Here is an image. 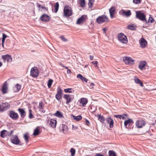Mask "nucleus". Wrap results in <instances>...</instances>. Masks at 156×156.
Listing matches in <instances>:
<instances>
[{"mask_svg": "<svg viewBox=\"0 0 156 156\" xmlns=\"http://www.w3.org/2000/svg\"><path fill=\"white\" fill-rule=\"evenodd\" d=\"M10 140L11 142L15 144L19 145H22L19 139L18 136L16 135L12 136L11 137Z\"/></svg>", "mask_w": 156, "mask_h": 156, "instance_id": "obj_1", "label": "nucleus"}, {"mask_svg": "<svg viewBox=\"0 0 156 156\" xmlns=\"http://www.w3.org/2000/svg\"><path fill=\"white\" fill-rule=\"evenodd\" d=\"M72 15V12L71 8L69 6H66L64 9V16L66 17H69Z\"/></svg>", "mask_w": 156, "mask_h": 156, "instance_id": "obj_2", "label": "nucleus"}, {"mask_svg": "<svg viewBox=\"0 0 156 156\" xmlns=\"http://www.w3.org/2000/svg\"><path fill=\"white\" fill-rule=\"evenodd\" d=\"M118 38L119 40L121 43L124 44L127 43L128 41L127 38L123 34L121 33L118 34Z\"/></svg>", "mask_w": 156, "mask_h": 156, "instance_id": "obj_3", "label": "nucleus"}, {"mask_svg": "<svg viewBox=\"0 0 156 156\" xmlns=\"http://www.w3.org/2000/svg\"><path fill=\"white\" fill-rule=\"evenodd\" d=\"M136 17L142 21H145L146 23H147L145 16L140 11L136 12Z\"/></svg>", "mask_w": 156, "mask_h": 156, "instance_id": "obj_4", "label": "nucleus"}, {"mask_svg": "<svg viewBox=\"0 0 156 156\" xmlns=\"http://www.w3.org/2000/svg\"><path fill=\"white\" fill-rule=\"evenodd\" d=\"M108 20V19L105 15L99 16L96 19L97 22L100 24L107 22Z\"/></svg>", "mask_w": 156, "mask_h": 156, "instance_id": "obj_5", "label": "nucleus"}, {"mask_svg": "<svg viewBox=\"0 0 156 156\" xmlns=\"http://www.w3.org/2000/svg\"><path fill=\"white\" fill-rule=\"evenodd\" d=\"M39 75L38 70L37 67H34L31 69L30 75L33 77H37Z\"/></svg>", "mask_w": 156, "mask_h": 156, "instance_id": "obj_6", "label": "nucleus"}, {"mask_svg": "<svg viewBox=\"0 0 156 156\" xmlns=\"http://www.w3.org/2000/svg\"><path fill=\"white\" fill-rule=\"evenodd\" d=\"M123 60L126 64L132 65L134 64V60L129 57H123Z\"/></svg>", "mask_w": 156, "mask_h": 156, "instance_id": "obj_7", "label": "nucleus"}, {"mask_svg": "<svg viewBox=\"0 0 156 156\" xmlns=\"http://www.w3.org/2000/svg\"><path fill=\"white\" fill-rule=\"evenodd\" d=\"M63 98L66 100V104H68L73 100L74 96L70 94H65Z\"/></svg>", "mask_w": 156, "mask_h": 156, "instance_id": "obj_8", "label": "nucleus"}, {"mask_svg": "<svg viewBox=\"0 0 156 156\" xmlns=\"http://www.w3.org/2000/svg\"><path fill=\"white\" fill-rule=\"evenodd\" d=\"M9 116L12 119L15 120L17 119L19 117V115L18 114L13 111H10Z\"/></svg>", "mask_w": 156, "mask_h": 156, "instance_id": "obj_9", "label": "nucleus"}, {"mask_svg": "<svg viewBox=\"0 0 156 156\" xmlns=\"http://www.w3.org/2000/svg\"><path fill=\"white\" fill-rule=\"evenodd\" d=\"M47 123L52 128H55L56 127L57 121L54 119H50L48 120Z\"/></svg>", "mask_w": 156, "mask_h": 156, "instance_id": "obj_10", "label": "nucleus"}, {"mask_svg": "<svg viewBox=\"0 0 156 156\" xmlns=\"http://www.w3.org/2000/svg\"><path fill=\"white\" fill-rule=\"evenodd\" d=\"M121 12V14L123 16L129 17L131 15V12L130 10H127V11H126L122 9Z\"/></svg>", "mask_w": 156, "mask_h": 156, "instance_id": "obj_11", "label": "nucleus"}, {"mask_svg": "<svg viewBox=\"0 0 156 156\" xmlns=\"http://www.w3.org/2000/svg\"><path fill=\"white\" fill-rule=\"evenodd\" d=\"M105 121L109 125V127L112 128L113 126L114 122L113 120L110 117H108L105 119Z\"/></svg>", "mask_w": 156, "mask_h": 156, "instance_id": "obj_12", "label": "nucleus"}, {"mask_svg": "<svg viewBox=\"0 0 156 156\" xmlns=\"http://www.w3.org/2000/svg\"><path fill=\"white\" fill-rule=\"evenodd\" d=\"M50 18V17L46 14H44L40 17V19L42 21L45 22H48Z\"/></svg>", "mask_w": 156, "mask_h": 156, "instance_id": "obj_13", "label": "nucleus"}, {"mask_svg": "<svg viewBox=\"0 0 156 156\" xmlns=\"http://www.w3.org/2000/svg\"><path fill=\"white\" fill-rule=\"evenodd\" d=\"M60 129L61 132H62L64 133H67L68 130L67 126L64 124H62L60 126Z\"/></svg>", "mask_w": 156, "mask_h": 156, "instance_id": "obj_14", "label": "nucleus"}, {"mask_svg": "<svg viewBox=\"0 0 156 156\" xmlns=\"http://www.w3.org/2000/svg\"><path fill=\"white\" fill-rule=\"evenodd\" d=\"M2 58L5 62L7 61L8 62H11L12 60L11 56L8 54L2 55Z\"/></svg>", "mask_w": 156, "mask_h": 156, "instance_id": "obj_15", "label": "nucleus"}, {"mask_svg": "<svg viewBox=\"0 0 156 156\" xmlns=\"http://www.w3.org/2000/svg\"><path fill=\"white\" fill-rule=\"evenodd\" d=\"M145 124V122L144 120L137 121L136 122V126L138 128H141Z\"/></svg>", "mask_w": 156, "mask_h": 156, "instance_id": "obj_16", "label": "nucleus"}, {"mask_svg": "<svg viewBox=\"0 0 156 156\" xmlns=\"http://www.w3.org/2000/svg\"><path fill=\"white\" fill-rule=\"evenodd\" d=\"M133 120L131 119H129L124 122V125L125 127L126 128H129V126L132 123H133Z\"/></svg>", "mask_w": 156, "mask_h": 156, "instance_id": "obj_17", "label": "nucleus"}, {"mask_svg": "<svg viewBox=\"0 0 156 156\" xmlns=\"http://www.w3.org/2000/svg\"><path fill=\"white\" fill-rule=\"evenodd\" d=\"M8 88L7 84L5 83L2 87V91L3 94L7 93L8 92Z\"/></svg>", "mask_w": 156, "mask_h": 156, "instance_id": "obj_18", "label": "nucleus"}, {"mask_svg": "<svg viewBox=\"0 0 156 156\" xmlns=\"http://www.w3.org/2000/svg\"><path fill=\"white\" fill-rule=\"evenodd\" d=\"M146 62L145 61H142L140 62L139 66V68L141 70H143L145 69V66L146 65Z\"/></svg>", "mask_w": 156, "mask_h": 156, "instance_id": "obj_19", "label": "nucleus"}, {"mask_svg": "<svg viewBox=\"0 0 156 156\" xmlns=\"http://www.w3.org/2000/svg\"><path fill=\"white\" fill-rule=\"evenodd\" d=\"M115 8L114 7H112L109 10V12L111 18L113 17V16L115 14Z\"/></svg>", "mask_w": 156, "mask_h": 156, "instance_id": "obj_20", "label": "nucleus"}, {"mask_svg": "<svg viewBox=\"0 0 156 156\" xmlns=\"http://www.w3.org/2000/svg\"><path fill=\"white\" fill-rule=\"evenodd\" d=\"M140 44L141 47L142 48L145 47L147 45V41L143 38H142L141 40Z\"/></svg>", "mask_w": 156, "mask_h": 156, "instance_id": "obj_21", "label": "nucleus"}, {"mask_svg": "<svg viewBox=\"0 0 156 156\" xmlns=\"http://www.w3.org/2000/svg\"><path fill=\"white\" fill-rule=\"evenodd\" d=\"M87 103V99L86 98H82L80 102L81 105L84 106Z\"/></svg>", "mask_w": 156, "mask_h": 156, "instance_id": "obj_22", "label": "nucleus"}, {"mask_svg": "<svg viewBox=\"0 0 156 156\" xmlns=\"http://www.w3.org/2000/svg\"><path fill=\"white\" fill-rule=\"evenodd\" d=\"M77 77L81 80L83 82H85L86 83H87V82L88 80L86 78L83 77L81 74H78L77 76Z\"/></svg>", "mask_w": 156, "mask_h": 156, "instance_id": "obj_23", "label": "nucleus"}, {"mask_svg": "<svg viewBox=\"0 0 156 156\" xmlns=\"http://www.w3.org/2000/svg\"><path fill=\"white\" fill-rule=\"evenodd\" d=\"M18 110L20 112L21 117L23 118L25 116V112L23 108H19L18 109Z\"/></svg>", "mask_w": 156, "mask_h": 156, "instance_id": "obj_24", "label": "nucleus"}, {"mask_svg": "<svg viewBox=\"0 0 156 156\" xmlns=\"http://www.w3.org/2000/svg\"><path fill=\"white\" fill-rule=\"evenodd\" d=\"M8 104L5 103H1V111H3L6 110L7 108Z\"/></svg>", "mask_w": 156, "mask_h": 156, "instance_id": "obj_25", "label": "nucleus"}, {"mask_svg": "<svg viewBox=\"0 0 156 156\" xmlns=\"http://www.w3.org/2000/svg\"><path fill=\"white\" fill-rule=\"evenodd\" d=\"M85 20V18L83 16H82L80 18H79L77 20V24H80L84 22Z\"/></svg>", "mask_w": 156, "mask_h": 156, "instance_id": "obj_26", "label": "nucleus"}, {"mask_svg": "<svg viewBox=\"0 0 156 156\" xmlns=\"http://www.w3.org/2000/svg\"><path fill=\"white\" fill-rule=\"evenodd\" d=\"M71 116H72L74 120L77 121H80L82 119V117L80 115H79L77 116H75L73 115H72Z\"/></svg>", "mask_w": 156, "mask_h": 156, "instance_id": "obj_27", "label": "nucleus"}, {"mask_svg": "<svg viewBox=\"0 0 156 156\" xmlns=\"http://www.w3.org/2000/svg\"><path fill=\"white\" fill-rule=\"evenodd\" d=\"M54 115L59 118H62L63 117V115L59 111H57L56 112L55 114Z\"/></svg>", "mask_w": 156, "mask_h": 156, "instance_id": "obj_28", "label": "nucleus"}, {"mask_svg": "<svg viewBox=\"0 0 156 156\" xmlns=\"http://www.w3.org/2000/svg\"><path fill=\"white\" fill-rule=\"evenodd\" d=\"M7 131L5 130H3L1 131V132L0 136L2 138H4L6 136V133H7Z\"/></svg>", "mask_w": 156, "mask_h": 156, "instance_id": "obj_29", "label": "nucleus"}, {"mask_svg": "<svg viewBox=\"0 0 156 156\" xmlns=\"http://www.w3.org/2000/svg\"><path fill=\"white\" fill-rule=\"evenodd\" d=\"M23 137L26 143H27L28 142L29 139L30 138V136H28V133L25 134Z\"/></svg>", "mask_w": 156, "mask_h": 156, "instance_id": "obj_30", "label": "nucleus"}, {"mask_svg": "<svg viewBox=\"0 0 156 156\" xmlns=\"http://www.w3.org/2000/svg\"><path fill=\"white\" fill-rule=\"evenodd\" d=\"M21 88V86L18 83H17L14 87V89L16 88L15 92H18L20 90Z\"/></svg>", "mask_w": 156, "mask_h": 156, "instance_id": "obj_31", "label": "nucleus"}, {"mask_svg": "<svg viewBox=\"0 0 156 156\" xmlns=\"http://www.w3.org/2000/svg\"><path fill=\"white\" fill-rule=\"evenodd\" d=\"M135 82L139 84L141 87H143L144 86L143 83L138 78H135Z\"/></svg>", "mask_w": 156, "mask_h": 156, "instance_id": "obj_32", "label": "nucleus"}, {"mask_svg": "<svg viewBox=\"0 0 156 156\" xmlns=\"http://www.w3.org/2000/svg\"><path fill=\"white\" fill-rule=\"evenodd\" d=\"M43 102L42 101H40L39 102V108L40 110L42 111L43 113H45V111H43V108L42 106Z\"/></svg>", "mask_w": 156, "mask_h": 156, "instance_id": "obj_33", "label": "nucleus"}, {"mask_svg": "<svg viewBox=\"0 0 156 156\" xmlns=\"http://www.w3.org/2000/svg\"><path fill=\"white\" fill-rule=\"evenodd\" d=\"M98 119L102 124L104 123L105 121V119L102 115L99 116Z\"/></svg>", "mask_w": 156, "mask_h": 156, "instance_id": "obj_34", "label": "nucleus"}, {"mask_svg": "<svg viewBox=\"0 0 156 156\" xmlns=\"http://www.w3.org/2000/svg\"><path fill=\"white\" fill-rule=\"evenodd\" d=\"M59 6V4L58 2H57L55 3V4L54 6V8L55 9V12L56 13L58 9Z\"/></svg>", "mask_w": 156, "mask_h": 156, "instance_id": "obj_35", "label": "nucleus"}, {"mask_svg": "<svg viewBox=\"0 0 156 156\" xmlns=\"http://www.w3.org/2000/svg\"><path fill=\"white\" fill-rule=\"evenodd\" d=\"M136 26H135V27L133 25H128L127 26V28L129 30H136Z\"/></svg>", "mask_w": 156, "mask_h": 156, "instance_id": "obj_36", "label": "nucleus"}, {"mask_svg": "<svg viewBox=\"0 0 156 156\" xmlns=\"http://www.w3.org/2000/svg\"><path fill=\"white\" fill-rule=\"evenodd\" d=\"M65 92L66 93H72L73 92H74V90L73 89L71 88H69L67 89H65L64 90Z\"/></svg>", "mask_w": 156, "mask_h": 156, "instance_id": "obj_37", "label": "nucleus"}, {"mask_svg": "<svg viewBox=\"0 0 156 156\" xmlns=\"http://www.w3.org/2000/svg\"><path fill=\"white\" fill-rule=\"evenodd\" d=\"M55 97L56 99L58 101H59L62 99V95L58 94H56Z\"/></svg>", "mask_w": 156, "mask_h": 156, "instance_id": "obj_38", "label": "nucleus"}, {"mask_svg": "<svg viewBox=\"0 0 156 156\" xmlns=\"http://www.w3.org/2000/svg\"><path fill=\"white\" fill-rule=\"evenodd\" d=\"M39 133V130L37 128H36L34 130L33 135L34 136H37Z\"/></svg>", "mask_w": 156, "mask_h": 156, "instance_id": "obj_39", "label": "nucleus"}, {"mask_svg": "<svg viewBox=\"0 0 156 156\" xmlns=\"http://www.w3.org/2000/svg\"><path fill=\"white\" fill-rule=\"evenodd\" d=\"M95 0H89V2L88 3V5L89 8H91Z\"/></svg>", "mask_w": 156, "mask_h": 156, "instance_id": "obj_40", "label": "nucleus"}, {"mask_svg": "<svg viewBox=\"0 0 156 156\" xmlns=\"http://www.w3.org/2000/svg\"><path fill=\"white\" fill-rule=\"evenodd\" d=\"M108 153L109 156H116V154L113 151H109Z\"/></svg>", "mask_w": 156, "mask_h": 156, "instance_id": "obj_41", "label": "nucleus"}, {"mask_svg": "<svg viewBox=\"0 0 156 156\" xmlns=\"http://www.w3.org/2000/svg\"><path fill=\"white\" fill-rule=\"evenodd\" d=\"M80 4L82 7H85V0H80Z\"/></svg>", "mask_w": 156, "mask_h": 156, "instance_id": "obj_42", "label": "nucleus"}, {"mask_svg": "<svg viewBox=\"0 0 156 156\" xmlns=\"http://www.w3.org/2000/svg\"><path fill=\"white\" fill-rule=\"evenodd\" d=\"M53 80L52 79H49L48 81V86L49 88L51 87Z\"/></svg>", "mask_w": 156, "mask_h": 156, "instance_id": "obj_43", "label": "nucleus"}, {"mask_svg": "<svg viewBox=\"0 0 156 156\" xmlns=\"http://www.w3.org/2000/svg\"><path fill=\"white\" fill-rule=\"evenodd\" d=\"M8 36L5 34L3 33L2 34V42L4 43L5 40L6 38H7Z\"/></svg>", "mask_w": 156, "mask_h": 156, "instance_id": "obj_44", "label": "nucleus"}, {"mask_svg": "<svg viewBox=\"0 0 156 156\" xmlns=\"http://www.w3.org/2000/svg\"><path fill=\"white\" fill-rule=\"evenodd\" d=\"M57 90V94L62 95V90L60 87H58Z\"/></svg>", "mask_w": 156, "mask_h": 156, "instance_id": "obj_45", "label": "nucleus"}, {"mask_svg": "<svg viewBox=\"0 0 156 156\" xmlns=\"http://www.w3.org/2000/svg\"><path fill=\"white\" fill-rule=\"evenodd\" d=\"M71 156H74L75 153V150L73 148H71L70 150Z\"/></svg>", "mask_w": 156, "mask_h": 156, "instance_id": "obj_46", "label": "nucleus"}, {"mask_svg": "<svg viewBox=\"0 0 156 156\" xmlns=\"http://www.w3.org/2000/svg\"><path fill=\"white\" fill-rule=\"evenodd\" d=\"M29 118L30 119H31L34 118V116L33 115L32 113V111L31 110H29Z\"/></svg>", "mask_w": 156, "mask_h": 156, "instance_id": "obj_47", "label": "nucleus"}, {"mask_svg": "<svg viewBox=\"0 0 156 156\" xmlns=\"http://www.w3.org/2000/svg\"><path fill=\"white\" fill-rule=\"evenodd\" d=\"M141 0H133V2L136 4H139L141 2Z\"/></svg>", "mask_w": 156, "mask_h": 156, "instance_id": "obj_48", "label": "nucleus"}, {"mask_svg": "<svg viewBox=\"0 0 156 156\" xmlns=\"http://www.w3.org/2000/svg\"><path fill=\"white\" fill-rule=\"evenodd\" d=\"M13 132V130H11L10 132H9L7 131V135L9 136H12Z\"/></svg>", "mask_w": 156, "mask_h": 156, "instance_id": "obj_49", "label": "nucleus"}, {"mask_svg": "<svg viewBox=\"0 0 156 156\" xmlns=\"http://www.w3.org/2000/svg\"><path fill=\"white\" fill-rule=\"evenodd\" d=\"M92 63L94 65V66L95 67H97V64L98 63V62L97 61H93L92 62Z\"/></svg>", "mask_w": 156, "mask_h": 156, "instance_id": "obj_50", "label": "nucleus"}, {"mask_svg": "<svg viewBox=\"0 0 156 156\" xmlns=\"http://www.w3.org/2000/svg\"><path fill=\"white\" fill-rule=\"evenodd\" d=\"M61 40L64 42L67 41V40L63 36H62L60 37Z\"/></svg>", "mask_w": 156, "mask_h": 156, "instance_id": "obj_51", "label": "nucleus"}, {"mask_svg": "<svg viewBox=\"0 0 156 156\" xmlns=\"http://www.w3.org/2000/svg\"><path fill=\"white\" fill-rule=\"evenodd\" d=\"M154 20L152 17H150L148 20V22H150L151 23H153Z\"/></svg>", "mask_w": 156, "mask_h": 156, "instance_id": "obj_52", "label": "nucleus"}, {"mask_svg": "<svg viewBox=\"0 0 156 156\" xmlns=\"http://www.w3.org/2000/svg\"><path fill=\"white\" fill-rule=\"evenodd\" d=\"M90 123L89 121L87 119H85V124L87 126H89Z\"/></svg>", "mask_w": 156, "mask_h": 156, "instance_id": "obj_53", "label": "nucleus"}, {"mask_svg": "<svg viewBox=\"0 0 156 156\" xmlns=\"http://www.w3.org/2000/svg\"><path fill=\"white\" fill-rule=\"evenodd\" d=\"M127 115L125 114L122 115V118L123 119H126V117L127 116Z\"/></svg>", "mask_w": 156, "mask_h": 156, "instance_id": "obj_54", "label": "nucleus"}, {"mask_svg": "<svg viewBox=\"0 0 156 156\" xmlns=\"http://www.w3.org/2000/svg\"><path fill=\"white\" fill-rule=\"evenodd\" d=\"M122 115H115V117L117 118H119V119H121L122 118Z\"/></svg>", "mask_w": 156, "mask_h": 156, "instance_id": "obj_55", "label": "nucleus"}, {"mask_svg": "<svg viewBox=\"0 0 156 156\" xmlns=\"http://www.w3.org/2000/svg\"><path fill=\"white\" fill-rule=\"evenodd\" d=\"M72 126V129L73 130H76L77 128V126H75L73 125Z\"/></svg>", "mask_w": 156, "mask_h": 156, "instance_id": "obj_56", "label": "nucleus"}, {"mask_svg": "<svg viewBox=\"0 0 156 156\" xmlns=\"http://www.w3.org/2000/svg\"><path fill=\"white\" fill-rule=\"evenodd\" d=\"M72 73L71 70L70 69H68L67 70V73L68 74H71Z\"/></svg>", "mask_w": 156, "mask_h": 156, "instance_id": "obj_57", "label": "nucleus"}, {"mask_svg": "<svg viewBox=\"0 0 156 156\" xmlns=\"http://www.w3.org/2000/svg\"><path fill=\"white\" fill-rule=\"evenodd\" d=\"M96 156H103V155L100 154H98L96 155Z\"/></svg>", "mask_w": 156, "mask_h": 156, "instance_id": "obj_58", "label": "nucleus"}, {"mask_svg": "<svg viewBox=\"0 0 156 156\" xmlns=\"http://www.w3.org/2000/svg\"><path fill=\"white\" fill-rule=\"evenodd\" d=\"M90 59L93 60V58H94V56L92 55H90Z\"/></svg>", "mask_w": 156, "mask_h": 156, "instance_id": "obj_59", "label": "nucleus"}, {"mask_svg": "<svg viewBox=\"0 0 156 156\" xmlns=\"http://www.w3.org/2000/svg\"><path fill=\"white\" fill-rule=\"evenodd\" d=\"M102 30L105 33L106 32V29L105 28H103Z\"/></svg>", "mask_w": 156, "mask_h": 156, "instance_id": "obj_60", "label": "nucleus"}, {"mask_svg": "<svg viewBox=\"0 0 156 156\" xmlns=\"http://www.w3.org/2000/svg\"><path fill=\"white\" fill-rule=\"evenodd\" d=\"M94 84L93 83H91L90 84V86H94Z\"/></svg>", "mask_w": 156, "mask_h": 156, "instance_id": "obj_61", "label": "nucleus"}, {"mask_svg": "<svg viewBox=\"0 0 156 156\" xmlns=\"http://www.w3.org/2000/svg\"><path fill=\"white\" fill-rule=\"evenodd\" d=\"M99 116H101V115H100L99 114H98L97 115V116L98 117V119H99Z\"/></svg>", "mask_w": 156, "mask_h": 156, "instance_id": "obj_62", "label": "nucleus"}, {"mask_svg": "<svg viewBox=\"0 0 156 156\" xmlns=\"http://www.w3.org/2000/svg\"><path fill=\"white\" fill-rule=\"evenodd\" d=\"M63 67H64V68H66V69H68V67H66V66H63Z\"/></svg>", "mask_w": 156, "mask_h": 156, "instance_id": "obj_63", "label": "nucleus"}, {"mask_svg": "<svg viewBox=\"0 0 156 156\" xmlns=\"http://www.w3.org/2000/svg\"><path fill=\"white\" fill-rule=\"evenodd\" d=\"M38 7H41V5H40V4H39V5H38Z\"/></svg>", "mask_w": 156, "mask_h": 156, "instance_id": "obj_64", "label": "nucleus"}]
</instances>
